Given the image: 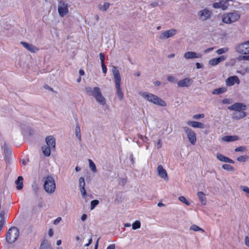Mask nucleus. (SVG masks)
Masks as SVG:
<instances>
[{
    "mask_svg": "<svg viewBox=\"0 0 249 249\" xmlns=\"http://www.w3.org/2000/svg\"><path fill=\"white\" fill-rule=\"evenodd\" d=\"M228 109L235 111L232 114L233 120H240L246 116V106L241 103H235L228 107Z\"/></svg>",
    "mask_w": 249,
    "mask_h": 249,
    "instance_id": "f257e3e1",
    "label": "nucleus"
},
{
    "mask_svg": "<svg viewBox=\"0 0 249 249\" xmlns=\"http://www.w3.org/2000/svg\"><path fill=\"white\" fill-rule=\"evenodd\" d=\"M85 90L88 95L94 97L100 104L104 105L106 104L105 99L102 95L100 89L99 87H96L92 88L88 87L86 88Z\"/></svg>",
    "mask_w": 249,
    "mask_h": 249,
    "instance_id": "f03ea898",
    "label": "nucleus"
},
{
    "mask_svg": "<svg viewBox=\"0 0 249 249\" xmlns=\"http://www.w3.org/2000/svg\"><path fill=\"white\" fill-rule=\"evenodd\" d=\"M47 145H44L42 147L43 154L47 157H49L51 154V151L55 150V139L52 136H48L45 139Z\"/></svg>",
    "mask_w": 249,
    "mask_h": 249,
    "instance_id": "7ed1b4c3",
    "label": "nucleus"
},
{
    "mask_svg": "<svg viewBox=\"0 0 249 249\" xmlns=\"http://www.w3.org/2000/svg\"><path fill=\"white\" fill-rule=\"evenodd\" d=\"M113 73L114 77L117 95L120 100H122L124 98V94L121 89V76L118 70L115 67L113 68Z\"/></svg>",
    "mask_w": 249,
    "mask_h": 249,
    "instance_id": "20e7f679",
    "label": "nucleus"
},
{
    "mask_svg": "<svg viewBox=\"0 0 249 249\" xmlns=\"http://www.w3.org/2000/svg\"><path fill=\"white\" fill-rule=\"evenodd\" d=\"M19 231L18 229L13 227L10 228L6 235V240L8 244L14 243L18 238Z\"/></svg>",
    "mask_w": 249,
    "mask_h": 249,
    "instance_id": "39448f33",
    "label": "nucleus"
},
{
    "mask_svg": "<svg viewBox=\"0 0 249 249\" xmlns=\"http://www.w3.org/2000/svg\"><path fill=\"white\" fill-rule=\"evenodd\" d=\"M142 95L148 101L154 103V104H156L161 107H165L166 106V103L163 100L159 98L155 95L147 92H144L142 93Z\"/></svg>",
    "mask_w": 249,
    "mask_h": 249,
    "instance_id": "423d86ee",
    "label": "nucleus"
},
{
    "mask_svg": "<svg viewBox=\"0 0 249 249\" xmlns=\"http://www.w3.org/2000/svg\"><path fill=\"white\" fill-rule=\"evenodd\" d=\"M44 188L46 192L52 194L55 189V183L53 178L51 176L44 178Z\"/></svg>",
    "mask_w": 249,
    "mask_h": 249,
    "instance_id": "0eeeda50",
    "label": "nucleus"
},
{
    "mask_svg": "<svg viewBox=\"0 0 249 249\" xmlns=\"http://www.w3.org/2000/svg\"><path fill=\"white\" fill-rule=\"evenodd\" d=\"M240 15L236 12H231L224 14L222 17V21L224 23L231 24L237 21Z\"/></svg>",
    "mask_w": 249,
    "mask_h": 249,
    "instance_id": "6e6552de",
    "label": "nucleus"
},
{
    "mask_svg": "<svg viewBox=\"0 0 249 249\" xmlns=\"http://www.w3.org/2000/svg\"><path fill=\"white\" fill-rule=\"evenodd\" d=\"M236 51L239 53L248 54L249 53V40L237 45Z\"/></svg>",
    "mask_w": 249,
    "mask_h": 249,
    "instance_id": "1a4fd4ad",
    "label": "nucleus"
},
{
    "mask_svg": "<svg viewBox=\"0 0 249 249\" xmlns=\"http://www.w3.org/2000/svg\"><path fill=\"white\" fill-rule=\"evenodd\" d=\"M183 128L190 143L195 145L196 141V136L195 132L187 126L183 127Z\"/></svg>",
    "mask_w": 249,
    "mask_h": 249,
    "instance_id": "9d476101",
    "label": "nucleus"
},
{
    "mask_svg": "<svg viewBox=\"0 0 249 249\" xmlns=\"http://www.w3.org/2000/svg\"><path fill=\"white\" fill-rule=\"evenodd\" d=\"M58 12L61 17H64L69 13L68 4L67 3L60 1L58 3Z\"/></svg>",
    "mask_w": 249,
    "mask_h": 249,
    "instance_id": "9b49d317",
    "label": "nucleus"
},
{
    "mask_svg": "<svg viewBox=\"0 0 249 249\" xmlns=\"http://www.w3.org/2000/svg\"><path fill=\"white\" fill-rule=\"evenodd\" d=\"M199 18L203 21L206 20L210 18L212 16V12L207 8L200 11L198 13Z\"/></svg>",
    "mask_w": 249,
    "mask_h": 249,
    "instance_id": "f8f14e48",
    "label": "nucleus"
},
{
    "mask_svg": "<svg viewBox=\"0 0 249 249\" xmlns=\"http://www.w3.org/2000/svg\"><path fill=\"white\" fill-rule=\"evenodd\" d=\"M240 83V81L236 75L230 76L226 80V85L228 87L232 86L235 84L239 85Z\"/></svg>",
    "mask_w": 249,
    "mask_h": 249,
    "instance_id": "ddd939ff",
    "label": "nucleus"
},
{
    "mask_svg": "<svg viewBox=\"0 0 249 249\" xmlns=\"http://www.w3.org/2000/svg\"><path fill=\"white\" fill-rule=\"evenodd\" d=\"M229 1L228 0H221L219 2H214L213 4L214 8H220L223 10L227 9L229 6Z\"/></svg>",
    "mask_w": 249,
    "mask_h": 249,
    "instance_id": "4468645a",
    "label": "nucleus"
},
{
    "mask_svg": "<svg viewBox=\"0 0 249 249\" xmlns=\"http://www.w3.org/2000/svg\"><path fill=\"white\" fill-rule=\"evenodd\" d=\"M177 33V30L175 29H170L163 32L160 36V38L161 39L168 38L171 37Z\"/></svg>",
    "mask_w": 249,
    "mask_h": 249,
    "instance_id": "2eb2a0df",
    "label": "nucleus"
},
{
    "mask_svg": "<svg viewBox=\"0 0 249 249\" xmlns=\"http://www.w3.org/2000/svg\"><path fill=\"white\" fill-rule=\"evenodd\" d=\"M157 171L158 172V175L161 178H164L165 180H168L167 172L161 165H160L158 166Z\"/></svg>",
    "mask_w": 249,
    "mask_h": 249,
    "instance_id": "dca6fc26",
    "label": "nucleus"
},
{
    "mask_svg": "<svg viewBox=\"0 0 249 249\" xmlns=\"http://www.w3.org/2000/svg\"><path fill=\"white\" fill-rule=\"evenodd\" d=\"M202 55L200 53H196L193 52H187L184 54V57L186 59L192 58H199L201 57Z\"/></svg>",
    "mask_w": 249,
    "mask_h": 249,
    "instance_id": "f3484780",
    "label": "nucleus"
},
{
    "mask_svg": "<svg viewBox=\"0 0 249 249\" xmlns=\"http://www.w3.org/2000/svg\"><path fill=\"white\" fill-rule=\"evenodd\" d=\"M192 83V80L189 78H186L182 80H179L177 83L178 86L179 87H189Z\"/></svg>",
    "mask_w": 249,
    "mask_h": 249,
    "instance_id": "a211bd4d",
    "label": "nucleus"
},
{
    "mask_svg": "<svg viewBox=\"0 0 249 249\" xmlns=\"http://www.w3.org/2000/svg\"><path fill=\"white\" fill-rule=\"evenodd\" d=\"M20 43L26 48L27 50L31 53H36L38 51V48L32 44H30L27 42L21 41Z\"/></svg>",
    "mask_w": 249,
    "mask_h": 249,
    "instance_id": "6ab92c4d",
    "label": "nucleus"
},
{
    "mask_svg": "<svg viewBox=\"0 0 249 249\" xmlns=\"http://www.w3.org/2000/svg\"><path fill=\"white\" fill-rule=\"evenodd\" d=\"M216 157H217V158L220 161L225 162H228V163H232V164H233L234 163V161L232 160H231V159L229 158L228 157H227L222 154H217Z\"/></svg>",
    "mask_w": 249,
    "mask_h": 249,
    "instance_id": "aec40b11",
    "label": "nucleus"
},
{
    "mask_svg": "<svg viewBox=\"0 0 249 249\" xmlns=\"http://www.w3.org/2000/svg\"><path fill=\"white\" fill-rule=\"evenodd\" d=\"M187 124L194 128H203L204 127V124L200 122L196 121H188L187 123Z\"/></svg>",
    "mask_w": 249,
    "mask_h": 249,
    "instance_id": "412c9836",
    "label": "nucleus"
},
{
    "mask_svg": "<svg viewBox=\"0 0 249 249\" xmlns=\"http://www.w3.org/2000/svg\"><path fill=\"white\" fill-rule=\"evenodd\" d=\"M225 58L223 56H220L218 58L212 59L209 61V64L211 66H215L217 65L220 62L224 60Z\"/></svg>",
    "mask_w": 249,
    "mask_h": 249,
    "instance_id": "4be33fe9",
    "label": "nucleus"
},
{
    "mask_svg": "<svg viewBox=\"0 0 249 249\" xmlns=\"http://www.w3.org/2000/svg\"><path fill=\"white\" fill-rule=\"evenodd\" d=\"M23 178L21 176H19L18 178V179L16 181V184L17 185V189L18 190H20L23 188Z\"/></svg>",
    "mask_w": 249,
    "mask_h": 249,
    "instance_id": "5701e85b",
    "label": "nucleus"
},
{
    "mask_svg": "<svg viewBox=\"0 0 249 249\" xmlns=\"http://www.w3.org/2000/svg\"><path fill=\"white\" fill-rule=\"evenodd\" d=\"M197 196L202 204L205 205L206 203V198L205 194L202 192H198Z\"/></svg>",
    "mask_w": 249,
    "mask_h": 249,
    "instance_id": "b1692460",
    "label": "nucleus"
},
{
    "mask_svg": "<svg viewBox=\"0 0 249 249\" xmlns=\"http://www.w3.org/2000/svg\"><path fill=\"white\" fill-rule=\"evenodd\" d=\"M224 141L233 142L238 140V137L236 136H226L222 138Z\"/></svg>",
    "mask_w": 249,
    "mask_h": 249,
    "instance_id": "393cba45",
    "label": "nucleus"
},
{
    "mask_svg": "<svg viewBox=\"0 0 249 249\" xmlns=\"http://www.w3.org/2000/svg\"><path fill=\"white\" fill-rule=\"evenodd\" d=\"M75 135L76 137L78 139V140L81 141V130L80 128V126L78 124H76L75 127Z\"/></svg>",
    "mask_w": 249,
    "mask_h": 249,
    "instance_id": "a878e982",
    "label": "nucleus"
},
{
    "mask_svg": "<svg viewBox=\"0 0 249 249\" xmlns=\"http://www.w3.org/2000/svg\"><path fill=\"white\" fill-rule=\"evenodd\" d=\"M226 89L224 88H219L218 89H215L213 92V94H219L220 93H222L224 92H225Z\"/></svg>",
    "mask_w": 249,
    "mask_h": 249,
    "instance_id": "bb28decb",
    "label": "nucleus"
},
{
    "mask_svg": "<svg viewBox=\"0 0 249 249\" xmlns=\"http://www.w3.org/2000/svg\"><path fill=\"white\" fill-rule=\"evenodd\" d=\"M89 165L91 169L92 170L93 172H96V168L95 164L92 161V160L90 159L89 160Z\"/></svg>",
    "mask_w": 249,
    "mask_h": 249,
    "instance_id": "cd10ccee",
    "label": "nucleus"
},
{
    "mask_svg": "<svg viewBox=\"0 0 249 249\" xmlns=\"http://www.w3.org/2000/svg\"><path fill=\"white\" fill-rule=\"evenodd\" d=\"M132 229L133 230H136L139 229L141 227V222L137 220L132 224Z\"/></svg>",
    "mask_w": 249,
    "mask_h": 249,
    "instance_id": "c85d7f7f",
    "label": "nucleus"
},
{
    "mask_svg": "<svg viewBox=\"0 0 249 249\" xmlns=\"http://www.w3.org/2000/svg\"><path fill=\"white\" fill-rule=\"evenodd\" d=\"M222 168L227 171H233L234 168L231 165L228 164H224L222 165Z\"/></svg>",
    "mask_w": 249,
    "mask_h": 249,
    "instance_id": "c756f323",
    "label": "nucleus"
},
{
    "mask_svg": "<svg viewBox=\"0 0 249 249\" xmlns=\"http://www.w3.org/2000/svg\"><path fill=\"white\" fill-rule=\"evenodd\" d=\"M4 151L5 154H9L11 153V149L9 147L6 143L3 145Z\"/></svg>",
    "mask_w": 249,
    "mask_h": 249,
    "instance_id": "7c9ffc66",
    "label": "nucleus"
},
{
    "mask_svg": "<svg viewBox=\"0 0 249 249\" xmlns=\"http://www.w3.org/2000/svg\"><path fill=\"white\" fill-rule=\"evenodd\" d=\"M179 200L188 206L190 205V203L183 196H180L179 197Z\"/></svg>",
    "mask_w": 249,
    "mask_h": 249,
    "instance_id": "2f4dec72",
    "label": "nucleus"
},
{
    "mask_svg": "<svg viewBox=\"0 0 249 249\" xmlns=\"http://www.w3.org/2000/svg\"><path fill=\"white\" fill-rule=\"evenodd\" d=\"M110 3L108 2H105L103 6H101V7H100V9L102 10V11H106L107 10L109 7Z\"/></svg>",
    "mask_w": 249,
    "mask_h": 249,
    "instance_id": "473e14b6",
    "label": "nucleus"
},
{
    "mask_svg": "<svg viewBox=\"0 0 249 249\" xmlns=\"http://www.w3.org/2000/svg\"><path fill=\"white\" fill-rule=\"evenodd\" d=\"M98 203L99 201L98 200H92L90 203V209L91 210L93 209Z\"/></svg>",
    "mask_w": 249,
    "mask_h": 249,
    "instance_id": "72a5a7b5",
    "label": "nucleus"
},
{
    "mask_svg": "<svg viewBox=\"0 0 249 249\" xmlns=\"http://www.w3.org/2000/svg\"><path fill=\"white\" fill-rule=\"evenodd\" d=\"M190 229L192 230H193L195 231H204L201 228H200L199 227H198V226L196 225H192Z\"/></svg>",
    "mask_w": 249,
    "mask_h": 249,
    "instance_id": "f704fd0d",
    "label": "nucleus"
},
{
    "mask_svg": "<svg viewBox=\"0 0 249 249\" xmlns=\"http://www.w3.org/2000/svg\"><path fill=\"white\" fill-rule=\"evenodd\" d=\"M248 157L247 156H241L237 158V160L240 162H245L248 159Z\"/></svg>",
    "mask_w": 249,
    "mask_h": 249,
    "instance_id": "c9c22d12",
    "label": "nucleus"
},
{
    "mask_svg": "<svg viewBox=\"0 0 249 249\" xmlns=\"http://www.w3.org/2000/svg\"><path fill=\"white\" fill-rule=\"evenodd\" d=\"M80 192L81 193L83 197L86 198V195H87V192H86V189L85 188V187H80Z\"/></svg>",
    "mask_w": 249,
    "mask_h": 249,
    "instance_id": "e433bc0d",
    "label": "nucleus"
},
{
    "mask_svg": "<svg viewBox=\"0 0 249 249\" xmlns=\"http://www.w3.org/2000/svg\"><path fill=\"white\" fill-rule=\"evenodd\" d=\"M79 187H85V179L83 177L80 178L79 179Z\"/></svg>",
    "mask_w": 249,
    "mask_h": 249,
    "instance_id": "4c0bfd02",
    "label": "nucleus"
},
{
    "mask_svg": "<svg viewBox=\"0 0 249 249\" xmlns=\"http://www.w3.org/2000/svg\"><path fill=\"white\" fill-rule=\"evenodd\" d=\"M204 117V114H196L193 116V118L194 119H199L200 118H203Z\"/></svg>",
    "mask_w": 249,
    "mask_h": 249,
    "instance_id": "58836bf2",
    "label": "nucleus"
},
{
    "mask_svg": "<svg viewBox=\"0 0 249 249\" xmlns=\"http://www.w3.org/2000/svg\"><path fill=\"white\" fill-rule=\"evenodd\" d=\"M99 57H100V59L101 60V64L105 63L104 61L105 59V56L104 54L103 53H101L99 54Z\"/></svg>",
    "mask_w": 249,
    "mask_h": 249,
    "instance_id": "ea45409f",
    "label": "nucleus"
},
{
    "mask_svg": "<svg viewBox=\"0 0 249 249\" xmlns=\"http://www.w3.org/2000/svg\"><path fill=\"white\" fill-rule=\"evenodd\" d=\"M40 249H52V248L47 245L44 244V243H41Z\"/></svg>",
    "mask_w": 249,
    "mask_h": 249,
    "instance_id": "a19ab883",
    "label": "nucleus"
},
{
    "mask_svg": "<svg viewBox=\"0 0 249 249\" xmlns=\"http://www.w3.org/2000/svg\"><path fill=\"white\" fill-rule=\"evenodd\" d=\"M227 51V49L225 48H221L217 50L216 53L218 54H221Z\"/></svg>",
    "mask_w": 249,
    "mask_h": 249,
    "instance_id": "79ce46f5",
    "label": "nucleus"
},
{
    "mask_svg": "<svg viewBox=\"0 0 249 249\" xmlns=\"http://www.w3.org/2000/svg\"><path fill=\"white\" fill-rule=\"evenodd\" d=\"M246 147L245 146H239L238 147H237L235 149V152H240V151H243L245 150Z\"/></svg>",
    "mask_w": 249,
    "mask_h": 249,
    "instance_id": "37998d69",
    "label": "nucleus"
},
{
    "mask_svg": "<svg viewBox=\"0 0 249 249\" xmlns=\"http://www.w3.org/2000/svg\"><path fill=\"white\" fill-rule=\"evenodd\" d=\"M101 66L103 73L106 74L107 72V68L105 65V63L101 64Z\"/></svg>",
    "mask_w": 249,
    "mask_h": 249,
    "instance_id": "c03bdc74",
    "label": "nucleus"
},
{
    "mask_svg": "<svg viewBox=\"0 0 249 249\" xmlns=\"http://www.w3.org/2000/svg\"><path fill=\"white\" fill-rule=\"evenodd\" d=\"M167 80L169 82L173 83L175 81V78L172 76H169L167 77Z\"/></svg>",
    "mask_w": 249,
    "mask_h": 249,
    "instance_id": "a18cd8bd",
    "label": "nucleus"
},
{
    "mask_svg": "<svg viewBox=\"0 0 249 249\" xmlns=\"http://www.w3.org/2000/svg\"><path fill=\"white\" fill-rule=\"evenodd\" d=\"M222 103L224 104H230L231 101L229 99H224L222 101Z\"/></svg>",
    "mask_w": 249,
    "mask_h": 249,
    "instance_id": "49530a36",
    "label": "nucleus"
},
{
    "mask_svg": "<svg viewBox=\"0 0 249 249\" xmlns=\"http://www.w3.org/2000/svg\"><path fill=\"white\" fill-rule=\"evenodd\" d=\"M245 241L246 245L249 247V237L248 236L245 237Z\"/></svg>",
    "mask_w": 249,
    "mask_h": 249,
    "instance_id": "de8ad7c7",
    "label": "nucleus"
},
{
    "mask_svg": "<svg viewBox=\"0 0 249 249\" xmlns=\"http://www.w3.org/2000/svg\"><path fill=\"white\" fill-rule=\"evenodd\" d=\"M162 147V142L160 139H159L157 143V147L158 149Z\"/></svg>",
    "mask_w": 249,
    "mask_h": 249,
    "instance_id": "09e8293b",
    "label": "nucleus"
},
{
    "mask_svg": "<svg viewBox=\"0 0 249 249\" xmlns=\"http://www.w3.org/2000/svg\"><path fill=\"white\" fill-rule=\"evenodd\" d=\"M61 220V217L57 218L56 219H55L54 220L53 224H55V225L57 224Z\"/></svg>",
    "mask_w": 249,
    "mask_h": 249,
    "instance_id": "8fccbe9b",
    "label": "nucleus"
},
{
    "mask_svg": "<svg viewBox=\"0 0 249 249\" xmlns=\"http://www.w3.org/2000/svg\"><path fill=\"white\" fill-rule=\"evenodd\" d=\"M243 190L245 192H246V193H248V194H249V187H247V186H244V187H243Z\"/></svg>",
    "mask_w": 249,
    "mask_h": 249,
    "instance_id": "3c124183",
    "label": "nucleus"
},
{
    "mask_svg": "<svg viewBox=\"0 0 249 249\" xmlns=\"http://www.w3.org/2000/svg\"><path fill=\"white\" fill-rule=\"evenodd\" d=\"M115 247L114 244H111L107 247V249H115Z\"/></svg>",
    "mask_w": 249,
    "mask_h": 249,
    "instance_id": "603ef678",
    "label": "nucleus"
},
{
    "mask_svg": "<svg viewBox=\"0 0 249 249\" xmlns=\"http://www.w3.org/2000/svg\"><path fill=\"white\" fill-rule=\"evenodd\" d=\"M92 241V238H90V239L89 240L88 243H87V244L85 245V247H88V246H89V245H90V244H91Z\"/></svg>",
    "mask_w": 249,
    "mask_h": 249,
    "instance_id": "864d4df0",
    "label": "nucleus"
},
{
    "mask_svg": "<svg viewBox=\"0 0 249 249\" xmlns=\"http://www.w3.org/2000/svg\"><path fill=\"white\" fill-rule=\"evenodd\" d=\"M242 59L244 60L249 61V55L243 56Z\"/></svg>",
    "mask_w": 249,
    "mask_h": 249,
    "instance_id": "5fc2aeb1",
    "label": "nucleus"
},
{
    "mask_svg": "<svg viewBox=\"0 0 249 249\" xmlns=\"http://www.w3.org/2000/svg\"><path fill=\"white\" fill-rule=\"evenodd\" d=\"M87 215L86 214H83L82 216H81V220L82 221H85L86 219H87Z\"/></svg>",
    "mask_w": 249,
    "mask_h": 249,
    "instance_id": "6e6d98bb",
    "label": "nucleus"
},
{
    "mask_svg": "<svg viewBox=\"0 0 249 249\" xmlns=\"http://www.w3.org/2000/svg\"><path fill=\"white\" fill-rule=\"evenodd\" d=\"M49 235L50 236H52L53 234V231L52 229H50L48 232Z\"/></svg>",
    "mask_w": 249,
    "mask_h": 249,
    "instance_id": "4d7b16f0",
    "label": "nucleus"
},
{
    "mask_svg": "<svg viewBox=\"0 0 249 249\" xmlns=\"http://www.w3.org/2000/svg\"><path fill=\"white\" fill-rule=\"evenodd\" d=\"M100 240V238H99L96 241V244H95V248H94V249H98V243H99V241Z\"/></svg>",
    "mask_w": 249,
    "mask_h": 249,
    "instance_id": "13d9d810",
    "label": "nucleus"
},
{
    "mask_svg": "<svg viewBox=\"0 0 249 249\" xmlns=\"http://www.w3.org/2000/svg\"><path fill=\"white\" fill-rule=\"evenodd\" d=\"M213 50V48H209L208 49H207L204 51V53H208Z\"/></svg>",
    "mask_w": 249,
    "mask_h": 249,
    "instance_id": "bf43d9fd",
    "label": "nucleus"
},
{
    "mask_svg": "<svg viewBox=\"0 0 249 249\" xmlns=\"http://www.w3.org/2000/svg\"><path fill=\"white\" fill-rule=\"evenodd\" d=\"M79 74L81 76L84 75L85 74V72H84V70H81V69L80 70H79Z\"/></svg>",
    "mask_w": 249,
    "mask_h": 249,
    "instance_id": "052dcab7",
    "label": "nucleus"
},
{
    "mask_svg": "<svg viewBox=\"0 0 249 249\" xmlns=\"http://www.w3.org/2000/svg\"><path fill=\"white\" fill-rule=\"evenodd\" d=\"M196 67L197 69H200L201 68L202 66L199 63H196Z\"/></svg>",
    "mask_w": 249,
    "mask_h": 249,
    "instance_id": "680f3d73",
    "label": "nucleus"
},
{
    "mask_svg": "<svg viewBox=\"0 0 249 249\" xmlns=\"http://www.w3.org/2000/svg\"><path fill=\"white\" fill-rule=\"evenodd\" d=\"M155 86H159L160 85V81H156L155 83H154Z\"/></svg>",
    "mask_w": 249,
    "mask_h": 249,
    "instance_id": "e2e57ef3",
    "label": "nucleus"
},
{
    "mask_svg": "<svg viewBox=\"0 0 249 249\" xmlns=\"http://www.w3.org/2000/svg\"><path fill=\"white\" fill-rule=\"evenodd\" d=\"M61 243L62 242L61 240H58L56 242V245L57 246H59L60 245H61Z\"/></svg>",
    "mask_w": 249,
    "mask_h": 249,
    "instance_id": "0e129e2a",
    "label": "nucleus"
},
{
    "mask_svg": "<svg viewBox=\"0 0 249 249\" xmlns=\"http://www.w3.org/2000/svg\"><path fill=\"white\" fill-rule=\"evenodd\" d=\"M44 87H45V88H46V89H49V90H51V91H53V90L52 88H51L49 87V86H45Z\"/></svg>",
    "mask_w": 249,
    "mask_h": 249,
    "instance_id": "69168bd1",
    "label": "nucleus"
},
{
    "mask_svg": "<svg viewBox=\"0 0 249 249\" xmlns=\"http://www.w3.org/2000/svg\"><path fill=\"white\" fill-rule=\"evenodd\" d=\"M174 56H175V54L172 53V54H169L168 56V57L171 58H172V57H174Z\"/></svg>",
    "mask_w": 249,
    "mask_h": 249,
    "instance_id": "338daca9",
    "label": "nucleus"
},
{
    "mask_svg": "<svg viewBox=\"0 0 249 249\" xmlns=\"http://www.w3.org/2000/svg\"><path fill=\"white\" fill-rule=\"evenodd\" d=\"M22 163L23 164V165H26V163H27V161H26L25 160H22Z\"/></svg>",
    "mask_w": 249,
    "mask_h": 249,
    "instance_id": "774afa93",
    "label": "nucleus"
}]
</instances>
